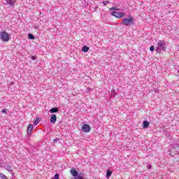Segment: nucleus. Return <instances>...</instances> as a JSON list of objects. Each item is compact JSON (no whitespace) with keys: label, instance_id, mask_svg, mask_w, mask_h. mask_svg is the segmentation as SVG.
Wrapping results in <instances>:
<instances>
[{"label":"nucleus","instance_id":"2","mask_svg":"<svg viewBox=\"0 0 179 179\" xmlns=\"http://www.w3.org/2000/svg\"><path fill=\"white\" fill-rule=\"evenodd\" d=\"M0 38L1 41H3V43H8L9 40H10V37L9 36V34L6 31H3L0 33Z\"/></svg>","mask_w":179,"mask_h":179},{"label":"nucleus","instance_id":"5","mask_svg":"<svg viewBox=\"0 0 179 179\" xmlns=\"http://www.w3.org/2000/svg\"><path fill=\"white\" fill-rule=\"evenodd\" d=\"M90 125L87 124H85L83 125L82 127V131L83 132H85V134H87V132H90Z\"/></svg>","mask_w":179,"mask_h":179},{"label":"nucleus","instance_id":"22","mask_svg":"<svg viewBox=\"0 0 179 179\" xmlns=\"http://www.w3.org/2000/svg\"><path fill=\"white\" fill-rule=\"evenodd\" d=\"M59 141V138H55L54 139V142H58Z\"/></svg>","mask_w":179,"mask_h":179},{"label":"nucleus","instance_id":"19","mask_svg":"<svg viewBox=\"0 0 179 179\" xmlns=\"http://www.w3.org/2000/svg\"><path fill=\"white\" fill-rule=\"evenodd\" d=\"M150 50L151 51H155V46H150Z\"/></svg>","mask_w":179,"mask_h":179},{"label":"nucleus","instance_id":"17","mask_svg":"<svg viewBox=\"0 0 179 179\" xmlns=\"http://www.w3.org/2000/svg\"><path fill=\"white\" fill-rule=\"evenodd\" d=\"M54 179H59V175L58 173L55 174L54 176Z\"/></svg>","mask_w":179,"mask_h":179},{"label":"nucleus","instance_id":"4","mask_svg":"<svg viewBox=\"0 0 179 179\" xmlns=\"http://www.w3.org/2000/svg\"><path fill=\"white\" fill-rule=\"evenodd\" d=\"M110 15H112V16H115V17H117V19H120V17H124V16H125V13H118V12H111Z\"/></svg>","mask_w":179,"mask_h":179},{"label":"nucleus","instance_id":"18","mask_svg":"<svg viewBox=\"0 0 179 179\" xmlns=\"http://www.w3.org/2000/svg\"><path fill=\"white\" fill-rule=\"evenodd\" d=\"M34 125H37L38 124V118H36V120L34 122Z\"/></svg>","mask_w":179,"mask_h":179},{"label":"nucleus","instance_id":"25","mask_svg":"<svg viewBox=\"0 0 179 179\" xmlns=\"http://www.w3.org/2000/svg\"><path fill=\"white\" fill-rule=\"evenodd\" d=\"M1 113H6V110L3 109Z\"/></svg>","mask_w":179,"mask_h":179},{"label":"nucleus","instance_id":"12","mask_svg":"<svg viewBox=\"0 0 179 179\" xmlns=\"http://www.w3.org/2000/svg\"><path fill=\"white\" fill-rule=\"evenodd\" d=\"M82 51L83 52H89V47H87V46L83 47Z\"/></svg>","mask_w":179,"mask_h":179},{"label":"nucleus","instance_id":"28","mask_svg":"<svg viewBox=\"0 0 179 179\" xmlns=\"http://www.w3.org/2000/svg\"><path fill=\"white\" fill-rule=\"evenodd\" d=\"M106 3H108V2L106 1Z\"/></svg>","mask_w":179,"mask_h":179},{"label":"nucleus","instance_id":"10","mask_svg":"<svg viewBox=\"0 0 179 179\" xmlns=\"http://www.w3.org/2000/svg\"><path fill=\"white\" fill-rule=\"evenodd\" d=\"M27 131L28 134H31V131H33V124H29Z\"/></svg>","mask_w":179,"mask_h":179},{"label":"nucleus","instance_id":"15","mask_svg":"<svg viewBox=\"0 0 179 179\" xmlns=\"http://www.w3.org/2000/svg\"><path fill=\"white\" fill-rule=\"evenodd\" d=\"M28 36H29V38H30V40H34V34H29L28 35Z\"/></svg>","mask_w":179,"mask_h":179},{"label":"nucleus","instance_id":"6","mask_svg":"<svg viewBox=\"0 0 179 179\" xmlns=\"http://www.w3.org/2000/svg\"><path fill=\"white\" fill-rule=\"evenodd\" d=\"M50 122L52 124H55V122H57V115H52L51 117H50Z\"/></svg>","mask_w":179,"mask_h":179},{"label":"nucleus","instance_id":"3","mask_svg":"<svg viewBox=\"0 0 179 179\" xmlns=\"http://www.w3.org/2000/svg\"><path fill=\"white\" fill-rule=\"evenodd\" d=\"M122 24L124 26H131V24H134V18H124L122 21Z\"/></svg>","mask_w":179,"mask_h":179},{"label":"nucleus","instance_id":"8","mask_svg":"<svg viewBox=\"0 0 179 179\" xmlns=\"http://www.w3.org/2000/svg\"><path fill=\"white\" fill-rule=\"evenodd\" d=\"M71 174H72L73 177H78V171H76L75 169H73L71 170Z\"/></svg>","mask_w":179,"mask_h":179},{"label":"nucleus","instance_id":"7","mask_svg":"<svg viewBox=\"0 0 179 179\" xmlns=\"http://www.w3.org/2000/svg\"><path fill=\"white\" fill-rule=\"evenodd\" d=\"M6 3L10 6H14L15 3H16V0H6Z\"/></svg>","mask_w":179,"mask_h":179},{"label":"nucleus","instance_id":"11","mask_svg":"<svg viewBox=\"0 0 179 179\" xmlns=\"http://www.w3.org/2000/svg\"><path fill=\"white\" fill-rule=\"evenodd\" d=\"M59 111V109H58V108H52L50 110V113H51V114L54 113H58Z\"/></svg>","mask_w":179,"mask_h":179},{"label":"nucleus","instance_id":"9","mask_svg":"<svg viewBox=\"0 0 179 179\" xmlns=\"http://www.w3.org/2000/svg\"><path fill=\"white\" fill-rule=\"evenodd\" d=\"M143 128H148L149 125H150V122H149L148 120H145L143 122Z\"/></svg>","mask_w":179,"mask_h":179},{"label":"nucleus","instance_id":"21","mask_svg":"<svg viewBox=\"0 0 179 179\" xmlns=\"http://www.w3.org/2000/svg\"><path fill=\"white\" fill-rule=\"evenodd\" d=\"M74 179H83V178L82 176H78V177L75 178Z\"/></svg>","mask_w":179,"mask_h":179},{"label":"nucleus","instance_id":"1","mask_svg":"<svg viewBox=\"0 0 179 179\" xmlns=\"http://www.w3.org/2000/svg\"><path fill=\"white\" fill-rule=\"evenodd\" d=\"M155 48L156 51H164L166 50V42L164 41H159Z\"/></svg>","mask_w":179,"mask_h":179},{"label":"nucleus","instance_id":"27","mask_svg":"<svg viewBox=\"0 0 179 179\" xmlns=\"http://www.w3.org/2000/svg\"><path fill=\"white\" fill-rule=\"evenodd\" d=\"M106 3H108V2L106 1Z\"/></svg>","mask_w":179,"mask_h":179},{"label":"nucleus","instance_id":"26","mask_svg":"<svg viewBox=\"0 0 179 179\" xmlns=\"http://www.w3.org/2000/svg\"><path fill=\"white\" fill-rule=\"evenodd\" d=\"M175 149H178V150H179V147L178 146V147H176Z\"/></svg>","mask_w":179,"mask_h":179},{"label":"nucleus","instance_id":"13","mask_svg":"<svg viewBox=\"0 0 179 179\" xmlns=\"http://www.w3.org/2000/svg\"><path fill=\"white\" fill-rule=\"evenodd\" d=\"M6 170H7L8 171H9L10 173H12V171H13V169L12 168V166H9V165H8V166H6Z\"/></svg>","mask_w":179,"mask_h":179},{"label":"nucleus","instance_id":"20","mask_svg":"<svg viewBox=\"0 0 179 179\" xmlns=\"http://www.w3.org/2000/svg\"><path fill=\"white\" fill-rule=\"evenodd\" d=\"M110 10H117V8L112 7V8H110Z\"/></svg>","mask_w":179,"mask_h":179},{"label":"nucleus","instance_id":"14","mask_svg":"<svg viewBox=\"0 0 179 179\" xmlns=\"http://www.w3.org/2000/svg\"><path fill=\"white\" fill-rule=\"evenodd\" d=\"M113 174V171H108L107 172H106V177H107V178H108V177H111V175Z\"/></svg>","mask_w":179,"mask_h":179},{"label":"nucleus","instance_id":"24","mask_svg":"<svg viewBox=\"0 0 179 179\" xmlns=\"http://www.w3.org/2000/svg\"><path fill=\"white\" fill-rule=\"evenodd\" d=\"M31 59H36V57L32 56V57H31Z\"/></svg>","mask_w":179,"mask_h":179},{"label":"nucleus","instance_id":"23","mask_svg":"<svg viewBox=\"0 0 179 179\" xmlns=\"http://www.w3.org/2000/svg\"><path fill=\"white\" fill-rule=\"evenodd\" d=\"M148 169L150 170V169H152V165H148Z\"/></svg>","mask_w":179,"mask_h":179},{"label":"nucleus","instance_id":"16","mask_svg":"<svg viewBox=\"0 0 179 179\" xmlns=\"http://www.w3.org/2000/svg\"><path fill=\"white\" fill-rule=\"evenodd\" d=\"M0 177H1V178H3V179H8L6 176H5V174H3V173H0Z\"/></svg>","mask_w":179,"mask_h":179}]
</instances>
